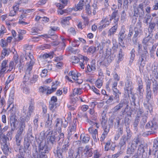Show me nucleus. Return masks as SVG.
I'll use <instances>...</instances> for the list:
<instances>
[{"label": "nucleus", "instance_id": "obj_49", "mask_svg": "<svg viewBox=\"0 0 158 158\" xmlns=\"http://www.w3.org/2000/svg\"><path fill=\"white\" fill-rule=\"evenodd\" d=\"M140 120L139 116H137L136 117L134 122L133 123L134 127L135 130H137V126Z\"/></svg>", "mask_w": 158, "mask_h": 158}, {"label": "nucleus", "instance_id": "obj_53", "mask_svg": "<svg viewBox=\"0 0 158 158\" xmlns=\"http://www.w3.org/2000/svg\"><path fill=\"white\" fill-rule=\"evenodd\" d=\"M149 24L148 32L149 33H152L153 31V29L155 27L156 24L154 23H149Z\"/></svg>", "mask_w": 158, "mask_h": 158}, {"label": "nucleus", "instance_id": "obj_14", "mask_svg": "<svg viewBox=\"0 0 158 158\" xmlns=\"http://www.w3.org/2000/svg\"><path fill=\"white\" fill-rule=\"evenodd\" d=\"M38 147L40 152H43L44 153L46 154L49 152V148L45 144V143L42 142L39 144Z\"/></svg>", "mask_w": 158, "mask_h": 158}, {"label": "nucleus", "instance_id": "obj_60", "mask_svg": "<svg viewBox=\"0 0 158 158\" xmlns=\"http://www.w3.org/2000/svg\"><path fill=\"white\" fill-rule=\"evenodd\" d=\"M82 116H83V117H85L87 118L86 122L88 123L90 125H91L92 126H93V125L94 124L95 122H93L91 120L89 119L88 118L86 114H84Z\"/></svg>", "mask_w": 158, "mask_h": 158}, {"label": "nucleus", "instance_id": "obj_8", "mask_svg": "<svg viewBox=\"0 0 158 158\" xmlns=\"http://www.w3.org/2000/svg\"><path fill=\"white\" fill-rule=\"evenodd\" d=\"M127 135H123L121 137L120 142L119 143V146L121 147H126V142L127 141L130 140L131 137V134L130 131L129 130L127 131Z\"/></svg>", "mask_w": 158, "mask_h": 158}, {"label": "nucleus", "instance_id": "obj_37", "mask_svg": "<svg viewBox=\"0 0 158 158\" xmlns=\"http://www.w3.org/2000/svg\"><path fill=\"white\" fill-rule=\"evenodd\" d=\"M110 22L109 18L108 17H106L102 20L101 23L105 27H106L109 25Z\"/></svg>", "mask_w": 158, "mask_h": 158}, {"label": "nucleus", "instance_id": "obj_50", "mask_svg": "<svg viewBox=\"0 0 158 158\" xmlns=\"http://www.w3.org/2000/svg\"><path fill=\"white\" fill-rule=\"evenodd\" d=\"M99 49V47L97 46V47L91 46L89 48L88 53H90L92 54L94 53L95 52L96 50Z\"/></svg>", "mask_w": 158, "mask_h": 158}, {"label": "nucleus", "instance_id": "obj_54", "mask_svg": "<svg viewBox=\"0 0 158 158\" xmlns=\"http://www.w3.org/2000/svg\"><path fill=\"white\" fill-rule=\"evenodd\" d=\"M39 119V115L36 114L35 117L33 121V123L36 129H37L38 126V120Z\"/></svg>", "mask_w": 158, "mask_h": 158}, {"label": "nucleus", "instance_id": "obj_40", "mask_svg": "<svg viewBox=\"0 0 158 158\" xmlns=\"http://www.w3.org/2000/svg\"><path fill=\"white\" fill-rule=\"evenodd\" d=\"M21 121L19 124L18 129L25 132L26 124L25 122V121L22 120L21 118Z\"/></svg>", "mask_w": 158, "mask_h": 158}, {"label": "nucleus", "instance_id": "obj_59", "mask_svg": "<svg viewBox=\"0 0 158 158\" xmlns=\"http://www.w3.org/2000/svg\"><path fill=\"white\" fill-rule=\"evenodd\" d=\"M81 88H77V89H74L73 91V94L74 96H75L76 95H80L81 94L82 92L81 91Z\"/></svg>", "mask_w": 158, "mask_h": 158}, {"label": "nucleus", "instance_id": "obj_13", "mask_svg": "<svg viewBox=\"0 0 158 158\" xmlns=\"http://www.w3.org/2000/svg\"><path fill=\"white\" fill-rule=\"evenodd\" d=\"M117 123L118 125H120L123 126L124 124L125 126L127 127L126 129L127 130V127H128L130 123V121L129 118L127 116H126L124 118V120H122V122L120 123V120L121 119L119 117L117 118Z\"/></svg>", "mask_w": 158, "mask_h": 158}, {"label": "nucleus", "instance_id": "obj_35", "mask_svg": "<svg viewBox=\"0 0 158 158\" xmlns=\"http://www.w3.org/2000/svg\"><path fill=\"white\" fill-rule=\"evenodd\" d=\"M147 116L146 115H144L139 117L140 119V126L141 127H144L145 123L147 121Z\"/></svg>", "mask_w": 158, "mask_h": 158}, {"label": "nucleus", "instance_id": "obj_61", "mask_svg": "<svg viewBox=\"0 0 158 158\" xmlns=\"http://www.w3.org/2000/svg\"><path fill=\"white\" fill-rule=\"evenodd\" d=\"M81 150L80 148H78L77 151L74 153V156L75 158H80V153L81 152Z\"/></svg>", "mask_w": 158, "mask_h": 158}, {"label": "nucleus", "instance_id": "obj_6", "mask_svg": "<svg viewBox=\"0 0 158 158\" xmlns=\"http://www.w3.org/2000/svg\"><path fill=\"white\" fill-rule=\"evenodd\" d=\"M30 58L29 62L27 63V68L26 71V74L24 76V81H27L30 79L31 76L30 72L32 69L33 65L34 63V59L33 56L31 55L29 56Z\"/></svg>", "mask_w": 158, "mask_h": 158}, {"label": "nucleus", "instance_id": "obj_43", "mask_svg": "<svg viewBox=\"0 0 158 158\" xmlns=\"http://www.w3.org/2000/svg\"><path fill=\"white\" fill-rule=\"evenodd\" d=\"M24 139L28 140L31 142L34 139V137L32 135V130H29L27 134V138L25 139Z\"/></svg>", "mask_w": 158, "mask_h": 158}, {"label": "nucleus", "instance_id": "obj_11", "mask_svg": "<svg viewBox=\"0 0 158 158\" xmlns=\"http://www.w3.org/2000/svg\"><path fill=\"white\" fill-rule=\"evenodd\" d=\"M76 127L74 124H72L69 128L68 132V138L69 140L77 137V134L76 133Z\"/></svg>", "mask_w": 158, "mask_h": 158}, {"label": "nucleus", "instance_id": "obj_1", "mask_svg": "<svg viewBox=\"0 0 158 158\" xmlns=\"http://www.w3.org/2000/svg\"><path fill=\"white\" fill-rule=\"evenodd\" d=\"M138 44V52L139 55V61L140 66L139 69L143 68L146 62L147 61L149 57L148 50L149 49L150 47H148L146 45L144 44L143 50L142 49V45L139 43Z\"/></svg>", "mask_w": 158, "mask_h": 158}, {"label": "nucleus", "instance_id": "obj_4", "mask_svg": "<svg viewBox=\"0 0 158 158\" xmlns=\"http://www.w3.org/2000/svg\"><path fill=\"white\" fill-rule=\"evenodd\" d=\"M113 91V93L112 95L109 94L104 96V99L106 100V103L107 104H110L114 101L117 103L119 102V95L121 94V93L119 91Z\"/></svg>", "mask_w": 158, "mask_h": 158}, {"label": "nucleus", "instance_id": "obj_34", "mask_svg": "<svg viewBox=\"0 0 158 158\" xmlns=\"http://www.w3.org/2000/svg\"><path fill=\"white\" fill-rule=\"evenodd\" d=\"M22 139V136L16 135L15 137V144L14 145V148H15L17 146H19L21 144Z\"/></svg>", "mask_w": 158, "mask_h": 158}, {"label": "nucleus", "instance_id": "obj_3", "mask_svg": "<svg viewBox=\"0 0 158 158\" xmlns=\"http://www.w3.org/2000/svg\"><path fill=\"white\" fill-rule=\"evenodd\" d=\"M34 102L33 99H31L29 104V106L28 108L27 112L26 114V110H24V107L23 108V113L21 114V118L22 120L25 121L26 122H28L30 119V116L32 113L33 112L35 107L34 106Z\"/></svg>", "mask_w": 158, "mask_h": 158}, {"label": "nucleus", "instance_id": "obj_52", "mask_svg": "<svg viewBox=\"0 0 158 158\" xmlns=\"http://www.w3.org/2000/svg\"><path fill=\"white\" fill-rule=\"evenodd\" d=\"M136 148L135 147H133L131 145V148H127V153L128 154H133Z\"/></svg>", "mask_w": 158, "mask_h": 158}, {"label": "nucleus", "instance_id": "obj_17", "mask_svg": "<svg viewBox=\"0 0 158 158\" xmlns=\"http://www.w3.org/2000/svg\"><path fill=\"white\" fill-rule=\"evenodd\" d=\"M130 97L129 98L130 101L131 103V104L132 103H133V104L135 106L134 110H135L136 112H138L139 111V113L141 114L142 111L140 110L141 109H139V106H136V105L135 104V100L136 98V95L135 94H131L130 96Z\"/></svg>", "mask_w": 158, "mask_h": 158}, {"label": "nucleus", "instance_id": "obj_29", "mask_svg": "<svg viewBox=\"0 0 158 158\" xmlns=\"http://www.w3.org/2000/svg\"><path fill=\"white\" fill-rule=\"evenodd\" d=\"M47 120L46 121L45 126L48 128L49 131H51L52 128L51 127L52 124V119L50 118L49 114H47Z\"/></svg>", "mask_w": 158, "mask_h": 158}, {"label": "nucleus", "instance_id": "obj_7", "mask_svg": "<svg viewBox=\"0 0 158 158\" xmlns=\"http://www.w3.org/2000/svg\"><path fill=\"white\" fill-rule=\"evenodd\" d=\"M146 98L148 103L144 102L143 105L144 107L151 112L152 111V107L150 103V101L152 98V91L151 89H146Z\"/></svg>", "mask_w": 158, "mask_h": 158}, {"label": "nucleus", "instance_id": "obj_62", "mask_svg": "<svg viewBox=\"0 0 158 158\" xmlns=\"http://www.w3.org/2000/svg\"><path fill=\"white\" fill-rule=\"evenodd\" d=\"M56 137L55 135H52L50 137L49 141L53 144H55L56 143Z\"/></svg>", "mask_w": 158, "mask_h": 158}, {"label": "nucleus", "instance_id": "obj_58", "mask_svg": "<svg viewBox=\"0 0 158 158\" xmlns=\"http://www.w3.org/2000/svg\"><path fill=\"white\" fill-rule=\"evenodd\" d=\"M84 5L85 3H81V2H79L77 5L76 6V8L77 9V10H81L83 9Z\"/></svg>", "mask_w": 158, "mask_h": 158}, {"label": "nucleus", "instance_id": "obj_47", "mask_svg": "<svg viewBox=\"0 0 158 158\" xmlns=\"http://www.w3.org/2000/svg\"><path fill=\"white\" fill-rule=\"evenodd\" d=\"M57 84L56 85L55 83L53 82V85L52 86V89H48V91L47 92L46 94H50L53 91H55L57 88Z\"/></svg>", "mask_w": 158, "mask_h": 158}, {"label": "nucleus", "instance_id": "obj_33", "mask_svg": "<svg viewBox=\"0 0 158 158\" xmlns=\"http://www.w3.org/2000/svg\"><path fill=\"white\" fill-rule=\"evenodd\" d=\"M140 142V138L139 135L136 136L132 140L131 142V145L133 147H137L138 143Z\"/></svg>", "mask_w": 158, "mask_h": 158}, {"label": "nucleus", "instance_id": "obj_21", "mask_svg": "<svg viewBox=\"0 0 158 158\" xmlns=\"http://www.w3.org/2000/svg\"><path fill=\"white\" fill-rule=\"evenodd\" d=\"M152 34L149 33V34L143 40V44L146 45L147 46H148V47H149L148 45H149L150 43L153 44L152 42Z\"/></svg>", "mask_w": 158, "mask_h": 158}, {"label": "nucleus", "instance_id": "obj_42", "mask_svg": "<svg viewBox=\"0 0 158 158\" xmlns=\"http://www.w3.org/2000/svg\"><path fill=\"white\" fill-rule=\"evenodd\" d=\"M144 152V150L143 147V145L141 143L138 147L137 154L138 155H142Z\"/></svg>", "mask_w": 158, "mask_h": 158}, {"label": "nucleus", "instance_id": "obj_9", "mask_svg": "<svg viewBox=\"0 0 158 158\" xmlns=\"http://www.w3.org/2000/svg\"><path fill=\"white\" fill-rule=\"evenodd\" d=\"M11 128L16 130L18 125V120L15 113H12L9 117Z\"/></svg>", "mask_w": 158, "mask_h": 158}, {"label": "nucleus", "instance_id": "obj_45", "mask_svg": "<svg viewBox=\"0 0 158 158\" xmlns=\"http://www.w3.org/2000/svg\"><path fill=\"white\" fill-rule=\"evenodd\" d=\"M11 52V51L9 48H4L2 51V56L4 57L5 56H8Z\"/></svg>", "mask_w": 158, "mask_h": 158}, {"label": "nucleus", "instance_id": "obj_39", "mask_svg": "<svg viewBox=\"0 0 158 158\" xmlns=\"http://www.w3.org/2000/svg\"><path fill=\"white\" fill-rule=\"evenodd\" d=\"M0 139L1 140V145L10 144L9 143V138L6 135L0 138Z\"/></svg>", "mask_w": 158, "mask_h": 158}, {"label": "nucleus", "instance_id": "obj_51", "mask_svg": "<svg viewBox=\"0 0 158 158\" xmlns=\"http://www.w3.org/2000/svg\"><path fill=\"white\" fill-rule=\"evenodd\" d=\"M111 84L110 85V87L112 88L113 91H116L115 90L119 91L116 88L118 82L117 81H111Z\"/></svg>", "mask_w": 158, "mask_h": 158}, {"label": "nucleus", "instance_id": "obj_64", "mask_svg": "<svg viewBox=\"0 0 158 158\" xmlns=\"http://www.w3.org/2000/svg\"><path fill=\"white\" fill-rule=\"evenodd\" d=\"M101 154L98 152L97 150H95L94 152V158H99L101 156Z\"/></svg>", "mask_w": 158, "mask_h": 158}, {"label": "nucleus", "instance_id": "obj_20", "mask_svg": "<svg viewBox=\"0 0 158 158\" xmlns=\"http://www.w3.org/2000/svg\"><path fill=\"white\" fill-rule=\"evenodd\" d=\"M84 152V154H81L82 157H89L92 156L93 154L92 150L89 148V146L87 145L85 146Z\"/></svg>", "mask_w": 158, "mask_h": 158}, {"label": "nucleus", "instance_id": "obj_48", "mask_svg": "<svg viewBox=\"0 0 158 158\" xmlns=\"http://www.w3.org/2000/svg\"><path fill=\"white\" fill-rule=\"evenodd\" d=\"M123 55L124 54L123 52V49L121 48L119 50L118 54V59L117 61V62L118 63H119L120 62V61H121L122 60L123 57Z\"/></svg>", "mask_w": 158, "mask_h": 158}, {"label": "nucleus", "instance_id": "obj_19", "mask_svg": "<svg viewBox=\"0 0 158 158\" xmlns=\"http://www.w3.org/2000/svg\"><path fill=\"white\" fill-rule=\"evenodd\" d=\"M7 61L6 60H4L1 63V69L0 70V78L4 77V74L5 73L7 65Z\"/></svg>", "mask_w": 158, "mask_h": 158}, {"label": "nucleus", "instance_id": "obj_25", "mask_svg": "<svg viewBox=\"0 0 158 158\" xmlns=\"http://www.w3.org/2000/svg\"><path fill=\"white\" fill-rule=\"evenodd\" d=\"M118 10H115L114 11L112 14L111 15H109V20L111 21L113 19H114V23L116 24L117 23L118 21Z\"/></svg>", "mask_w": 158, "mask_h": 158}, {"label": "nucleus", "instance_id": "obj_36", "mask_svg": "<svg viewBox=\"0 0 158 158\" xmlns=\"http://www.w3.org/2000/svg\"><path fill=\"white\" fill-rule=\"evenodd\" d=\"M60 3L56 4V6L59 8L62 9L67 4L68 0H59Z\"/></svg>", "mask_w": 158, "mask_h": 158}, {"label": "nucleus", "instance_id": "obj_44", "mask_svg": "<svg viewBox=\"0 0 158 158\" xmlns=\"http://www.w3.org/2000/svg\"><path fill=\"white\" fill-rule=\"evenodd\" d=\"M81 139L82 140L83 143H87L89 140V136L88 135L86 134L83 136L81 135L80 137Z\"/></svg>", "mask_w": 158, "mask_h": 158}, {"label": "nucleus", "instance_id": "obj_63", "mask_svg": "<svg viewBox=\"0 0 158 158\" xmlns=\"http://www.w3.org/2000/svg\"><path fill=\"white\" fill-rule=\"evenodd\" d=\"M102 84V81L100 79H98L95 82L96 86L98 88H101Z\"/></svg>", "mask_w": 158, "mask_h": 158}, {"label": "nucleus", "instance_id": "obj_41", "mask_svg": "<svg viewBox=\"0 0 158 158\" xmlns=\"http://www.w3.org/2000/svg\"><path fill=\"white\" fill-rule=\"evenodd\" d=\"M59 133L58 136L56 137V139L57 140V142L59 143H60L63 142L64 140V135L63 133L58 132Z\"/></svg>", "mask_w": 158, "mask_h": 158}, {"label": "nucleus", "instance_id": "obj_46", "mask_svg": "<svg viewBox=\"0 0 158 158\" xmlns=\"http://www.w3.org/2000/svg\"><path fill=\"white\" fill-rule=\"evenodd\" d=\"M124 88L130 89H132V81L130 80H127L126 83Z\"/></svg>", "mask_w": 158, "mask_h": 158}, {"label": "nucleus", "instance_id": "obj_23", "mask_svg": "<svg viewBox=\"0 0 158 158\" xmlns=\"http://www.w3.org/2000/svg\"><path fill=\"white\" fill-rule=\"evenodd\" d=\"M31 141L24 139L23 144V149L24 152H27L28 153L30 152L31 149Z\"/></svg>", "mask_w": 158, "mask_h": 158}, {"label": "nucleus", "instance_id": "obj_55", "mask_svg": "<svg viewBox=\"0 0 158 158\" xmlns=\"http://www.w3.org/2000/svg\"><path fill=\"white\" fill-rule=\"evenodd\" d=\"M81 76V74L77 72V71H75L72 77L73 79L76 81L78 80V78Z\"/></svg>", "mask_w": 158, "mask_h": 158}, {"label": "nucleus", "instance_id": "obj_57", "mask_svg": "<svg viewBox=\"0 0 158 158\" xmlns=\"http://www.w3.org/2000/svg\"><path fill=\"white\" fill-rule=\"evenodd\" d=\"M125 92H124V95L126 96V97H127V95L130 98V96L131 95H130V94L131 95L132 94V89H125L124 88Z\"/></svg>", "mask_w": 158, "mask_h": 158}, {"label": "nucleus", "instance_id": "obj_38", "mask_svg": "<svg viewBox=\"0 0 158 158\" xmlns=\"http://www.w3.org/2000/svg\"><path fill=\"white\" fill-rule=\"evenodd\" d=\"M117 27V23H116L114 26L111 27L109 31L108 35L111 36L112 35H113L116 32Z\"/></svg>", "mask_w": 158, "mask_h": 158}, {"label": "nucleus", "instance_id": "obj_26", "mask_svg": "<svg viewBox=\"0 0 158 158\" xmlns=\"http://www.w3.org/2000/svg\"><path fill=\"white\" fill-rule=\"evenodd\" d=\"M56 124L55 125V127L58 132H60L61 131V126L62 125L63 121L62 120L59 118H57L55 121Z\"/></svg>", "mask_w": 158, "mask_h": 158}, {"label": "nucleus", "instance_id": "obj_32", "mask_svg": "<svg viewBox=\"0 0 158 158\" xmlns=\"http://www.w3.org/2000/svg\"><path fill=\"white\" fill-rule=\"evenodd\" d=\"M9 144H6L2 145V149L4 154L6 156H8L9 153H11L10 150L9 146Z\"/></svg>", "mask_w": 158, "mask_h": 158}, {"label": "nucleus", "instance_id": "obj_5", "mask_svg": "<svg viewBox=\"0 0 158 158\" xmlns=\"http://www.w3.org/2000/svg\"><path fill=\"white\" fill-rule=\"evenodd\" d=\"M145 5V2L140 4L138 6L133 7L134 15L133 16L138 17L142 18L144 15V12L143 8Z\"/></svg>", "mask_w": 158, "mask_h": 158}, {"label": "nucleus", "instance_id": "obj_18", "mask_svg": "<svg viewBox=\"0 0 158 158\" xmlns=\"http://www.w3.org/2000/svg\"><path fill=\"white\" fill-rule=\"evenodd\" d=\"M113 60V57L109 53L106 52L104 59L101 62L103 63L106 66H107Z\"/></svg>", "mask_w": 158, "mask_h": 158}, {"label": "nucleus", "instance_id": "obj_15", "mask_svg": "<svg viewBox=\"0 0 158 158\" xmlns=\"http://www.w3.org/2000/svg\"><path fill=\"white\" fill-rule=\"evenodd\" d=\"M57 98L56 97L53 96L51 98L49 102V108L50 110L53 111L56 108L58 104L56 103L57 101Z\"/></svg>", "mask_w": 158, "mask_h": 158}, {"label": "nucleus", "instance_id": "obj_2", "mask_svg": "<svg viewBox=\"0 0 158 158\" xmlns=\"http://www.w3.org/2000/svg\"><path fill=\"white\" fill-rule=\"evenodd\" d=\"M101 117V118L100 119L101 124L104 131L101 137L100 141H103L110 131V127L108 126L107 125V118L104 112L102 114Z\"/></svg>", "mask_w": 158, "mask_h": 158}, {"label": "nucleus", "instance_id": "obj_22", "mask_svg": "<svg viewBox=\"0 0 158 158\" xmlns=\"http://www.w3.org/2000/svg\"><path fill=\"white\" fill-rule=\"evenodd\" d=\"M33 157L34 158H47L46 154L44 153L43 152H40L38 153L37 148L35 149L33 153Z\"/></svg>", "mask_w": 158, "mask_h": 158}, {"label": "nucleus", "instance_id": "obj_12", "mask_svg": "<svg viewBox=\"0 0 158 158\" xmlns=\"http://www.w3.org/2000/svg\"><path fill=\"white\" fill-rule=\"evenodd\" d=\"M133 32V35L132 40L134 44H136L138 38L142 35L143 31L141 29H138L136 28H134Z\"/></svg>", "mask_w": 158, "mask_h": 158}, {"label": "nucleus", "instance_id": "obj_30", "mask_svg": "<svg viewBox=\"0 0 158 158\" xmlns=\"http://www.w3.org/2000/svg\"><path fill=\"white\" fill-rule=\"evenodd\" d=\"M32 48V47L31 45H29L27 44H26L24 45V48L25 50V51L26 53L27 54L28 53H29V55H28V57H25V59L27 60H29V59H30V58L29 57V56L30 55H31L32 56V53L33 52L32 51H29L28 52L27 51H29V50H31Z\"/></svg>", "mask_w": 158, "mask_h": 158}, {"label": "nucleus", "instance_id": "obj_56", "mask_svg": "<svg viewBox=\"0 0 158 158\" xmlns=\"http://www.w3.org/2000/svg\"><path fill=\"white\" fill-rule=\"evenodd\" d=\"M92 7H90L89 4L88 3L85 5V11L88 14H91Z\"/></svg>", "mask_w": 158, "mask_h": 158}, {"label": "nucleus", "instance_id": "obj_16", "mask_svg": "<svg viewBox=\"0 0 158 158\" xmlns=\"http://www.w3.org/2000/svg\"><path fill=\"white\" fill-rule=\"evenodd\" d=\"M127 101L126 99L121 100L118 104L113 108L112 109L113 112L115 113L120 110L121 109L125 106V102H126Z\"/></svg>", "mask_w": 158, "mask_h": 158}, {"label": "nucleus", "instance_id": "obj_24", "mask_svg": "<svg viewBox=\"0 0 158 158\" xmlns=\"http://www.w3.org/2000/svg\"><path fill=\"white\" fill-rule=\"evenodd\" d=\"M125 28L122 27L118 34V40L119 42L121 43L123 42V40L126 35V34H125Z\"/></svg>", "mask_w": 158, "mask_h": 158}, {"label": "nucleus", "instance_id": "obj_27", "mask_svg": "<svg viewBox=\"0 0 158 158\" xmlns=\"http://www.w3.org/2000/svg\"><path fill=\"white\" fill-rule=\"evenodd\" d=\"M128 103L129 102L127 100V101L126 102H125V106H126L124 108V111L126 112V113L127 116L131 117L132 110L129 106Z\"/></svg>", "mask_w": 158, "mask_h": 158}, {"label": "nucleus", "instance_id": "obj_31", "mask_svg": "<svg viewBox=\"0 0 158 158\" xmlns=\"http://www.w3.org/2000/svg\"><path fill=\"white\" fill-rule=\"evenodd\" d=\"M152 90L154 95H156L158 93V83L154 79L152 80Z\"/></svg>", "mask_w": 158, "mask_h": 158}, {"label": "nucleus", "instance_id": "obj_10", "mask_svg": "<svg viewBox=\"0 0 158 158\" xmlns=\"http://www.w3.org/2000/svg\"><path fill=\"white\" fill-rule=\"evenodd\" d=\"M158 126L156 124H153L152 122H148L145 126V128L146 129H150V130L148 131L144 134L147 135L155 134L156 132L155 130L157 128Z\"/></svg>", "mask_w": 158, "mask_h": 158}, {"label": "nucleus", "instance_id": "obj_28", "mask_svg": "<svg viewBox=\"0 0 158 158\" xmlns=\"http://www.w3.org/2000/svg\"><path fill=\"white\" fill-rule=\"evenodd\" d=\"M54 153L55 156L58 158H64L63 155V153H64L60 148H59V147H57V149H54Z\"/></svg>", "mask_w": 158, "mask_h": 158}]
</instances>
